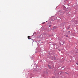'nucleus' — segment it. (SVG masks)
<instances>
[{
  "instance_id": "nucleus-1",
  "label": "nucleus",
  "mask_w": 78,
  "mask_h": 78,
  "mask_svg": "<svg viewBox=\"0 0 78 78\" xmlns=\"http://www.w3.org/2000/svg\"><path fill=\"white\" fill-rule=\"evenodd\" d=\"M40 38L41 39H44V38H45V35L44 34H42L40 36Z\"/></svg>"
},
{
  "instance_id": "nucleus-2",
  "label": "nucleus",
  "mask_w": 78,
  "mask_h": 78,
  "mask_svg": "<svg viewBox=\"0 0 78 78\" xmlns=\"http://www.w3.org/2000/svg\"><path fill=\"white\" fill-rule=\"evenodd\" d=\"M51 59L52 60H56V57L55 56L52 57Z\"/></svg>"
},
{
  "instance_id": "nucleus-3",
  "label": "nucleus",
  "mask_w": 78,
  "mask_h": 78,
  "mask_svg": "<svg viewBox=\"0 0 78 78\" xmlns=\"http://www.w3.org/2000/svg\"><path fill=\"white\" fill-rule=\"evenodd\" d=\"M61 43H62V45H63L64 44H65L66 43V42L65 41H61Z\"/></svg>"
},
{
  "instance_id": "nucleus-4",
  "label": "nucleus",
  "mask_w": 78,
  "mask_h": 78,
  "mask_svg": "<svg viewBox=\"0 0 78 78\" xmlns=\"http://www.w3.org/2000/svg\"><path fill=\"white\" fill-rule=\"evenodd\" d=\"M28 39H31V38H30V36H28Z\"/></svg>"
},
{
  "instance_id": "nucleus-5",
  "label": "nucleus",
  "mask_w": 78,
  "mask_h": 78,
  "mask_svg": "<svg viewBox=\"0 0 78 78\" xmlns=\"http://www.w3.org/2000/svg\"><path fill=\"white\" fill-rule=\"evenodd\" d=\"M48 66L49 67V69H51V66H50V65H48Z\"/></svg>"
},
{
  "instance_id": "nucleus-6",
  "label": "nucleus",
  "mask_w": 78,
  "mask_h": 78,
  "mask_svg": "<svg viewBox=\"0 0 78 78\" xmlns=\"http://www.w3.org/2000/svg\"><path fill=\"white\" fill-rule=\"evenodd\" d=\"M65 73H66V74H69L65 72Z\"/></svg>"
},
{
  "instance_id": "nucleus-7",
  "label": "nucleus",
  "mask_w": 78,
  "mask_h": 78,
  "mask_svg": "<svg viewBox=\"0 0 78 78\" xmlns=\"http://www.w3.org/2000/svg\"><path fill=\"white\" fill-rule=\"evenodd\" d=\"M51 25H50L49 27H51Z\"/></svg>"
},
{
  "instance_id": "nucleus-8",
  "label": "nucleus",
  "mask_w": 78,
  "mask_h": 78,
  "mask_svg": "<svg viewBox=\"0 0 78 78\" xmlns=\"http://www.w3.org/2000/svg\"><path fill=\"white\" fill-rule=\"evenodd\" d=\"M44 23H45V22L43 23H42V24H44Z\"/></svg>"
},
{
  "instance_id": "nucleus-9",
  "label": "nucleus",
  "mask_w": 78,
  "mask_h": 78,
  "mask_svg": "<svg viewBox=\"0 0 78 78\" xmlns=\"http://www.w3.org/2000/svg\"><path fill=\"white\" fill-rule=\"evenodd\" d=\"M60 43L61 44H63L62 43H61V42H60Z\"/></svg>"
},
{
  "instance_id": "nucleus-10",
  "label": "nucleus",
  "mask_w": 78,
  "mask_h": 78,
  "mask_svg": "<svg viewBox=\"0 0 78 78\" xmlns=\"http://www.w3.org/2000/svg\"><path fill=\"white\" fill-rule=\"evenodd\" d=\"M59 51H61V49H59Z\"/></svg>"
},
{
  "instance_id": "nucleus-11",
  "label": "nucleus",
  "mask_w": 78,
  "mask_h": 78,
  "mask_svg": "<svg viewBox=\"0 0 78 78\" xmlns=\"http://www.w3.org/2000/svg\"><path fill=\"white\" fill-rule=\"evenodd\" d=\"M76 64H77V65H78V62H77V63H76Z\"/></svg>"
},
{
  "instance_id": "nucleus-12",
  "label": "nucleus",
  "mask_w": 78,
  "mask_h": 78,
  "mask_svg": "<svg viewBox=\"0 0 78 78\" xmlns=\"http://www.w3.org/2000/svg\"><path fill=\"white\" fill-rule=\"evenodd\" d=\"M33 35H34V33L33 34V35L32 36H33Z\"/></svg>"
},
{
  "instance_id": "nucleus-13",
  "label": "nucleus",
  "mask_w": 78,
  "mask_h": 78,
  "mask_svg": "<svg viewBox=\"0 0 78 78\" xmlns=\"http://www.w3.org/2000/svg\"><path fill=\"white\" fill-rule=\"evenodd\" d=\"M48 22V21H46V22Z\"/></svg>"
},
{
  "instance_id": "nucleus-14",
  "label": "nucleus",
  "mask_w": 78,
  "mask_h": 78,
  "mask_svg": "<svg viewBox=\"0 0 78 78\" xmlns=\"http://www.w3.org/2000/svg\"><path fill=\"white\" fill-rule=\"evenodd\" d=\"M66 37H68V36H66Z\"/></svg>"
},
{
  "instance_id": "nucleus-15",
  "label": "nucleus",
  "mask_w": 78,
  "mask_h": 78,
  "mask_svg": "<svg viewBox=\"0 0 78 78\" xmlns=\"http://www.w3.org/2000/svg\"><path fill=\"white\" fill-rule=\"evenodd\" d=\"M35 53H37V52H35Z\"/></svg>"
}]
</instances>
